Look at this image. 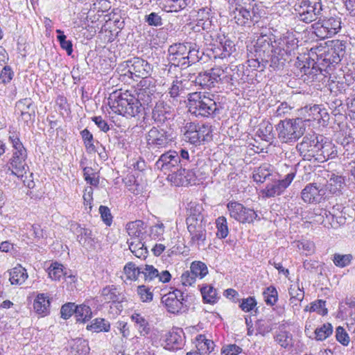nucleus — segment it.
<instances>
[{
  "label": "nucleus",
  "mask_w": 355,
  "mask_h": 355,
  "mask_svg": "<svg viewBox=\"0 0 355 355\" xmlns=\"http://www.w3.org/2000/svg\"><path fill=\"white\" fill-rule=\"evenodd\" d=\"M344 185V178L341 175H337L334 173H332L329 178V180L327 181L326 187L327 189L329 190L330 193L338 195L341 193V190Z\"/></svg>",
  "instance_id": "nucleus-36"
},
{
  "label": "nucleus",
  "mask_w": 355,
  "mask_h": 355,
  "mask_svg": "<svg viewBox=\"0 0 355 355\" xmlns=\"http://www.w3.org/2000/svg\"><path fill=\"white\" fill-rule=\"evenodd\" d=\"M298 40L293 33H286L279 37L275 35V54L272 58V69L280 70L286 63L292 60L295 50L298 46Z\"/></svg>",
  "instance_id": "nucleus-2"
},
{
  "label": "nucleus",
  "mask_w": 355,
  "mask_h": 355,
  "mask_svg": "<svg viewBox=\"0 0 355 355\" xmlns=\"http://www.w3.org/2000/svg\"><path fill=\"white\" fill-rule=\"evenodd\" d=\"M288 293L291 297V303L297 305V302H302L304 297L303 288L300 289L299 286H291L288 289Z\"/></svg>",
  "instance_id": "nucleus-62"
},
{
  "label": "nucleus",
  "mask_w": 355,
  "mask_h": 355,
  "mask_svg": "<svg viewBox=\"0 0 355 355\" xmlns=\"http://www.w3.org/2000/svg\"><path fill=\"white\" fill-rule=\"evenodd\" d=\"M322 141L320 146V153L317 156L316 162L322 163L325 161L334 159L338 156V146H335L332 142L328 141L327 139L321 137Z\"/></svg>",
  "instance_id": "nucleus-27"
},
{
  "label": "nucleus",
  "mask_w": 355,
  "mask_h": 355,
  "mask_svg": "<svg viewBox=\"0 0 355 355\" xmlns=\"http://www.w3.org/2000/svg\"><path fill=\"white\" fill-rule=\"evenodd\" d=\"M141 266L137 267L135 263L129 262L124 266L123 270L128 279L136 281L141 274Z\"/></svg>",
  "instance_id": "nucleus-55"
},
{
  "label": "nucleus",
  "mask_w": 355,
  "mask_h": 355,
  "mask_svg": "<svg viewBox=\"0 0 355 355\" xmlns=\"http://www.w3.org/2000/svg\"><path fill=\"white\" fill-rule=\"evenodd\" d=\"M217 228L216 236L219 239H225L229 234L227 219L225 216H220L216 220Z\"/></svg>",
  "instance_id": "nucleus-56"
},
{
  "label": "nucleus",
  "mask_w": 355,
  "mask_h": 355,
  "mask_svg": "<svg viewBox=\"0 0 355 355\" xmlns=\"http://www.w3.org/2000/svg\"><path fill=\"white\" fill-rule=\"evenodd\" d=\"M315 35L320 39L331 37L341 28V19L338 17H324L318 19L312 25Z\"/></svg>",
  "instance_id": "nucleus-11"
},
{
  "label": "nucleus",
  "mask_w": 355,
  "mask_h": 355,
  "mask_svg": "<svg viewBox=\"0 0 355 355\" xmlns=\"http://www.w3.org/2000/svg\"><path fill=\"white\" fill-rule=\"evenodd\" d=\"M305 109L307 110L306 112L310 117L309 121H320L323 117V114H327V112L322 110L319 105H313L309 107L306 106Z\"/></svg>",
  "instance_id": "nucleus-60"
},
{
  "label": "nucleus",
  "mask_w": 355,
  "mask_h": 355,
  "mask_svg": "<svg viewBox=\"0 0 355 355\" xmlns=\"http://www.w3.org/2000/svg\"><path fill=\"white\" fill-rule=\"evenodd\" d=\"M155 166L158 169H160L167 175L177 169L179 166H181L178 156V152L168 150L163 153L156 162Z\"/></svg>",
  "instance_id": "nucleus-20"
},
{
  "label": "nucleus",
  "mask_w": 355,
  "mask_h": 355,
  "mask_svg": "<svg viewBox=\"0 0 355 355\" xmlns=\"http://www.w3.org/2000/svg\"><path fill=\"white\" fill-rule=\"evenodd\" d=\"M128 73L130 74L131 78H141L148 79L152 71L151 65L145 60L140 58H133L125 62Z\"/></svg>",
  "instance_id": "nucleus-15"
},
{
  "label": "nucleus",
  "mask_w": 355,
  "mask_h": 355,
  "mask_svg": "<svg viewBox=\"0 0 355 355\" xmlns=\"http://www.w3.org/2000/svg\"><path fill=\"white\" fill-rule=\"evenodd\" d=\"M186 223L190 236L191 245H196L198 248L204 245L207 239L206 220H193Z\"/></svg>",
  "instance_id": "nucleus-17"
},
{
  "label": "nucleus",
  "mask_w": 355,
  "mask_h": 355,
  "mask_svg": "<svg viewBox=\"0 0 355 355\" xmlns=\"http://www.w3.org/2000/svg\"><path fill=\"white\" fill-rule=\"evenodd\" d=\"M271 175L269 166L268 164H263L261 166L254 169L253 173V180L256 182L263 183Z\"/></svg>",
  "instance_id": "nucleus-53"
},
{
  "label": "nucleus",
  "mask_w": 355,
  "mask_h": 355,
  "mask_svg": "<svg viewBox=\"0 0 355 355\" xmlns=\"http://www.w3.org/2000/svg\"><path fill=\"white\" fill-rule=\"evenodd\" d=\"M333 333V327L330 323H324L320 327L316 328L312 334L313 338L322 341L330 336Z\"/></svg>",
  "instance_id": "nucleus-48"
},
{
  "label": "nucleus",
  "mask_w": 355,
  "mask_h": 355,
  "mask_svg": "<svg viewBox=\"0 0 355 355\" xmlns=\"http://www.w3.org/2000/svg\"><path fill=\"white\" fill-rule=\"evenodd\" d=\"M295 174L293 173H288L284 179L274 181L266 185L263 190V194L267 198H272L281 195L284 190L291 184Z\"/></svg>",
  "instance_id": "nucleus-22"
},
{
  "label": "nucleus",
  "mask_w": 355,
  "mask_h": 355,
  "mask_svg": "<svg viewBox=\"0 0 355 355\" xmlns=\"http://www.w3.org/2000/svg\"><path fill=\"white\" fill-rule=\"evenodd\" d=\"M322 136L315 134L306 135L300 143L297 144L296 148L304 160H317V156L320 153V146Z\"/></svg>",
  "instance_id": "nucleus-12"
},
{
  "label": "nucleus",
  "mask_w": 355,
  "mask_h": 355,
  "mask_svg": "<svg viewBox=\"0 0 355 355\" xmlns=\"http://www.w3.org/2000/svg\"><path fill=\"white\" fill-rule=\"evenodd\" d=\"M216 68H212L208 71L200 72L195 78L194 83L196 85H199L202 89H210L216 86Z\"/></svg>",
  "instance_id": "nucleus-28"
},
{
  "label": "nucleus",
  "mask_w": 355,
  "mask_h": 355,
  "mask_svg": "<svg viewBox=\"0 0 355 355\" xmlns=\"http://www.w3.org/2000/svg\"><path fill=\"white\" fill-rule=\"evenodd\" d=\"M234 9H247L252 12H254L255 9L256 11H259V12H262L263 11L262 6L259 4L256 0H234Z\"/></svg>",
  "instance_id": "nucleus-43"
},
{
  "label": "nucleus",
  "mask_w": 355,
  "mask_h": 355,
  "mask_svg": "<svg viewBox=\"0 0 355 355\" xmlns=\"http://www.w3.org/2000/svg\"><path fill=\"white\" fill-rule=\"evenodd\" d=\"M126 232L131 239H140L144 230V223L141 220L129 222L126 225Z\"/></svg>",
  "instance_id": "nucleus-37"
},
{
  "label": "nucleus",
  "mask_w": 355,
  "mask_h": 355,
  "mask_svg": "<svg viewBox=\"0 0 355 355\" xmlns=\"http://www.w3.org/2000/svg\"><path fill=\"white\" fill-rule=\"evenodd\" d=\"M87 329L96 333L108 332L110 330V323L104 318H95L87 326Z\"/></svg>",
  "instance_id": "nucleus-41"
},
{
  "label": "nucleus",
  "mask_w": 355,
  "mask_h": 355,
  "mask_svg": "<svg viewBox=\"0 0 355 355\" xmlns=\"http://www.w3.org/2000/svg\"><path fill=\"white\" fill-rule=\"evenodd\" d=\"M190 270L196 277L200 279L204 278L208 274L207 265L200 261H193L190 266Z\"/></svg>",
  "instance_id": "nucleus-52"
},
{
  "label": "nucleus",
  "mask_w": 355,
  "mask_h": 355,
  "mask_svg": "<svg viewBox=\"0 0 355 355\" xmlns=\"http://www.w3.org/2000/svg\"><path fill=\"white\" fill-rule=\"evenodd\" d=\"M139 84L141 88L139 89L136 99H139V102L142 101L147 105H152L153 101L155 98L156 85L149 79L141 80Z\"/></svg>",
  "instance_id": "nucleus-24"
},
{
  "label": "nucleus",
  "mask_w": 355,
  "mask_h": 355,
  "mask_svg": "<svg viewBox=\"0 0 355 355\" xmlns=\"http://www.w3.org/2000/svg\"><path fill=\"white\" fill-rule=\"evenodd\" d=\"M57 40L60 43V47L65 50L68 55H71L73 53V44L71 40H67V36L60 29H57Z\"/></svg>",
  "instance_id": "nucleus-57"
},
{
  "label": "nucleus",
  "mask_w": 355,
  "mask_h": 355,
  "mask_svg": "<svg viewBox=\"0 0 355 355\" xmlns=\"http://www.w3.org/2000/svg\"><path fill=\"white\" fill-rule=\"evenodd\" d=\"M227 208L230 216L239 223H252L255 219L260 220V218L258 217L257 212L254 209L245 207L238 202H229L227 205Z\"/></svg>",
  "instance_id": "nucleus-13"
},
{
  "label": "nucleus",
  "mask_w": 355,
  "mask_h": 355,
  "mask_svg": "<svg viewBox=\"0 0 355 355\" xmlns=\"http://www.w3.org/2000/svg\"><path fill=\"white\" fill-rule=\"evenodd\" d=\"M188 42L175 43L171 45L168 49V60L175 67H181L184 69V63L182 61L185 60L187 53Z\"/></svg>",
  "instance_id": "nucleus-23"
},
{
  "label": "nucleus",
  "mask_w": 355,
  "mask_h": 355,
  "mask_svg": "<svg viewBox=\"0 0 355 355\" xmlns=\"http://www.w3.org/2000/svg\"><path fill=\"white\" fill-rule=\"evenodd\" d=\"M218 46L221 47L223 57L225 58H230L232 53L236 51V47L234 42L229 39H226L225 37L223 39L219 40Z\"/></svg>",
  "instance_id": "nucleus-54"
},
{
  "label": "nucleus",
  "mask_w": 355,
  "mask_h": 355,
  "mask_svg": "<svg viewBox=\"0 0 355 355\" xmlns=\"http://www.w3.org/2000/svg\"><path fill=\"white\" fill-rule=\"evenodd\" d=\"M75 316L78 322H86L92 318L91 308L85 304L76 305Z\"/></svg>",
  "instance_id": "nucleus-45"
},
{
  "label": "nucleus",
  "mask_w": 355,
  "mask_h": 355,
  "mask_svg": "<svg viewBox=\"0 0 355 355\" xmlns=\"http://www.w3.org/2000/svg\"><path fill=\"white\" fill-rule=\"evenodd\" d=\"M231 72L229 67H226L224 69L220 67H216V73L218 74V77H216V84L219 83L223 85L226 84L227 86H230V89H231L232 87H234Z\"/></svg>",
  "instance_id": "nucleus-38"
},
{
  "label": "nucleus",
  "mask_w": 355,
  "mask_h": 355,
  "mask_svg": "<svg viewBox=\"0 0 355 355\" xmlns=\"http://www.w3.org/2000/svg\"><path fill=\"white\" fill-rule=\"evenodd\" d=\"M182 337L178 332H168L166 337L165 349L169 350H175L180 348L182 345Z\"/></svg>",
  "instance_id": "nucleus-42"
},
{
  "label": "nucleus",
  "mask_w": 355,
  "mask_h": 355,
  "mask_svg": "<svg viewBox=\"0 0 355 355\" xmlns=\"http://www.w3.org/2000/svg\"><path fill=\"white\" fill-rule=\"evenodd\" d=\"M275 35L270 30L264 31L261 33L257 37L255 44L254 45L253 51L251 54L254 57L263 60H267L270 62L269 67L272 68V58L275 54Z\"/></svg>",
  "instance_id": "nucleus-9"
},
{
  "label": "nucleus",
  "mask_w": 355,
  "mask_h": 355,
  "mask_svg": "<svg viewBox=\"0 0 355 355\" xmlns=\"http://www.w3.org/2000/svg\"><path fill=\"white\" fill-rule=\"evenodd\" d=\"M114 97V101L111 98H110L109 105L115 113L129 118L136 116L141 112L142 103L139 102V99H136V97L129 91L120 93Z\"/></svg>",
  "instance_id": "nucleus-4"
},
{
  "label": "nucleus",
  "mask_w": 355,
  "mask_h": 355,
  "mask_svg": "<svg viewBox=\"0 0 355 355\" xmlns=\"http://www.w3.org/2000/svg\"><path fill=\"white\" fill-rule=\"evenodd\" d=\"M71 348L75 352V355H87L90 350L88 341L81 338L74 339Z\"/></svg>",
  "instance_id": "nucleus-44"
},
{
  "label": "nucleus",
  "mask_w": 355,
  "mask_h": 355,
  "mask_svg": "<svg viewBox=\"0 0 355 355\" xmlns=\"http://www.w3.org/2000/svg\"><path fill=\"white\" fill-rule=\"evenodd\" d=\"M200 292L205 303L214 304L217 302L216 290L211 285H205L200 288Z\"/></svg>",
  "instance_id": "nucleus-51"
},
{
  "label": "nucleus",
  "mask_w": 355,
  "mask_h": 355,
  "mask_svg": "<svg viewBox=\"0 0 355 355\" xmlns=\"http://www.w3.org/2000/svg\"><path fill=\"white\" fill-rule=\"evenodd\" d=\"M175 116L174 108L164 100H158L152 108L151 120L154 123L160 126L169 121H172Z\"/></svg>",
  "instance_id": "nucleus-14"
},
{
  "label": "nucleus",
  "mask_w": 355,
  "mask_h": 355,
  "mask_svg": "<svg viewBox=\"0 0 355 355\" xmlns=\"http://www.w3.org/2000/svg\"><path fill=\"white\" fill-rule=\"evenodd\" d=\"M80 134L87 153L89 154L96 153L97 150V146L96 144H100L99 141L94 139L93 135L87 128L82 130Z\"/></svg>",
  "instance_id": "nucleus-35"
},
{
  "label": "nucleus",
  "mask_w": 355,
  "mask_h": 355,
  "mask_svg": "<svg viewBox=\"0 0 355 355\" xmlns=\"http://www.w3.org/2000/svg\"><path fill=\"white\" fill-rule=\"evenodd\" d=\"M9 140L13 150L12 157L8 163V170L11 171L12 175L18 178H26V173L29 171V167L26 163L28 157L26 149L18 137L10 136Z\"/></svg>",
  "instance_id": "nucleus-3"
},
{
  "label": "nucleus",
  "mask_w": 355,
  "mask_h": 355,
  "mask_svg": "<svg viewBox=\"0 0 355 355\" xmlns=\"http://www.w3.org/2000/svg\"><path fill=\"white\" fill-rule=\"evenodd\" d=\"M278 139L282 143H293L304 133L305 128L301 119L282 120L276 125Z\"/></svg>",
  "instance_id": "nucleus-6"
},
{
  "label": "nucleus",
  "mask_w": 355,
  "mask_h": 355,
  "mask_svg": "<svg viewBox=\"0 0 355 355\" xmlns=\"http://www.w3.org/2000/svg\"><path fill=\"white\" fill-rule=\"evenodd\" d=\"M305 218L310 220V223L322 225L327 228H331L333 216L331 211L319 207H314L306 213Z\"/></svg>",
  "instance_id": "nucleus-21"
},
{
  "label": "nucleus",
  "mask_w": 355,
  "mask_h": 355,
  "mask_svg": "<svg viewBox=\"0 0 355 355\" xmlns=\"http://www.w3.org/2000/svg\"><path fill=\"white\" fill-rule=\"evenodd\" d=\"M176 138L171 128H162L153 126L148 132L146 139L149 150H158L171 146Z\"/></svg>",
  "instance_id": "nucleus-7"
},
{
  "label": "nucleus",
  "mask_w": 355,
  "mask_h": 355,
  "mask_svg": "<svg viewBox=\"0 0 355 355\" xmlns=\"http://www.w3.org/2000/svg\"><path fill=\"white\" fill-rule=\"evenodd\" d=\"M250 56L251 58L248 59V67L252 69L263 71L270 64V62L267 60L263 59L262 62L261 59L258 58V57H254L252 54Z\"/></svg>",
  "instance_id": "nucleus-61"
},
{
  "label": "nucleus",
  "mask_w": 355,
  "mask_h": 355,
  "mask_svg": "<svg viewBox=\"0 0 355 355\" xmlns=\"http://www.w3.org/2000/svg\"><path fill=\"white\" fill-rule=\"evenodd\" d=\"M193 302V296L184 293L178 289H175L164 295L162 302L165 304L167 311L173 314L187 312Z\"/></svg>",
  "instance_id": "nucleus-8"
},
{
  "label": "nucleus",
  "mask_w": 355,
  "mask_h": 355,
  "mask_svg": "<svg viewBox=\"0 0 355 355\" xmlns=\"http://www.w3.org/2000/svg\"><path fill=\"white\" fill-rule=\"evenodd\" d=\"M257 136H259L262 140H264L269 143H272L275 137L273 133L272 125L269 122L263 123L261 127L257 132Z\"/></svg>",
  "instance_id": "nucleus-40"
},
{
  "label": "nucleus",
  "mask_w": 355,
  "mask_h": 355,
  "mask_svg": "<svg viewBox=\"0 0 355 355\" xmlns=\"http://www.w3.org/2000/svg\"><path fill=\"white\" fill-rule=\"evenodd\" d=\"M187 53L185 60L182 59L184 63V69L189 66L199 62L202 59V53L199 50L198 46L196 43L188 42Z\"/></svg>",
  "instance_id": "nucleus-30"
},
{
  "label": "nucleus",
  "mask_w": 355,
  "mask_h": 355,
  "mask_svg": "<svg viewBox=\"0 0 355 355\" xmlns=\"http://www.w3.org/2000/svg\"><path fill=\"white\" fill-rule=\"evenodd\" d=\"M131 319L137 324L141 336H146L150 334V327L149 323L139 313H133L131 316Z\"/></svg>",
  "instance_id": "nucleus-47"
},
{
  "label": "nucleus",
  "mask_w": 355,
  "mask_h": 355,
  "mask_svg": "<svg viewBox=\"0 0 355 355\" xmlns=\"http://www.w3.org/2000/svg\"><path fill=\"white\" fill-rule=\"evenodd\" d=\"M78 232L77 241L83 247L87 250L94 248L96 241L92 230L87 228H80Z\"/></svg>",
  "instance_id": "nucleus-32"
},
{
  "label": "nucleus",
  "mask_w": 355,
  "mask_h": 355,
  "mask_svg": "<svg viewBox=\"0 0 355 355\" xmlns=\"http://www.w3.org/2000/svg\"><path fill=\"white\" fill-rule=\"evenodd\" d=\"M141 274L144 275L146 282H151L158 276V270L152 265L145 264L141 266Z\"/></svg>",
  "instance_id": "nucleus-63"
},
{
  "label": "nucleus",
  "mask_w": 355,
  "mask_h": 355,
  "mask_svg": "<svg viewBox=\"0 0 355 355\" xmlns=\"http://www.w3.org/2000/svg\"><path fill=\"white\" fill-rule=\"evenodd\" d=\"M101 295L105 302L121 303L124 299V295L114 285L107 286L101 291Z\"/></svg>",
  "instance_id": "nucleus-29"
},
{
  "label": "nucleus",
  "mask_w": 355,
  "mask_h": 355,
  "mask_svg": "<svg viewBox=\"0 0 355 355\" xmlns=\"http://www.w3.org/2000/svg\"><path fill=\"white\" fill-rule=\"evenodd\" d=\"M50 306V301L44 293L37 295L33 303V308L38 314H46Z\"/></svg>",
  "instance_id": "nucleus-39"
},
{
  "label": "nucleus",
  "mask_w": 355,
  "mask_h": 355,
  "mask_svg": "<svg viewBox=\"0 0 355 355\" xmlns=\"http://www.w3.org/2000/svg\"><path fill=\"white\" fill-rule=\"evenodd\" d=\"M159 6L166 12H179L186 8L182 0H158Z\"/></svg>",
  "instance_id": "nucleus-46"
},
{
  "label": "nucleus",
  "mask_w": 355,
  "mask_h": 355,
  "mask_svg": "<svg viewBox=\"0 0 355 355\" xmlns=\"http://www.w3.org/2000/svg\"><path fill=\"white\" fill-rule=\"evenodd\" d=\"M202 206L196 202H191L187 205L186 223L193 220L200 221L205 220Z\"/></svg>",
  "instance_id": "nucleus-31"
},
{
  "label": "nucleus",
  "mask_w": 355,
  "mask_h": 355,
  "mask_svg": "<svg viewBox=\"0 0 355 355\" xmlns=\"http://www.w3.org/2000/svg\"><path fill=\"white\" fill-rule=\"evenodd\" d=\"M353 257L351 254H341L336 253L334 254L332 261L339 268H344L350 265Z\"/></svg>",
  "instance_id": "nucleus-59"
},
{
  "label": "nucleus",
  "mask_w": 355,
  "mask_h": 355,
  "mask_svg": "<svg viewBox=\"0 0 355 355\" xmlns=\"http://www.w3.org/2000/svg\"><path fill=\"white\" fill-rule=\"evenodd\" d=\"M345 49V42L341 40L332 41L330 48L318 57V64L323 69L333 70L344 57Z\"/></svg>",
  "instance_id": "nucleus-10"
},
{
  "label": "nucleus",
  "mask_w": 355,
  "mask_h": 355,
  "mask_svg": "<svg viewBox=\"0 0 355 355\" xmlns=\"http://www.w3.org/2000/svg\"><path fill=\"white\" fill-rule=\"evenodd\" d=\"M48 274L49 277L55 281H60L64 275L67 274L64 270L62 264L58 262L52 263L48 268Z\"/></svg>",
  "instance_id": "nucleus-49"
},
{
  "label": "nucleus",
  "mask_w": 355,
  "mask_h": 355,
  "mask_svg": "<svg viewBox=\"0 0 355 355\" xmlns=\"http://www.w3.org/2000/svg\"><path fill=\"white\" fill-rule=\"evenodd\" d=\"M111 3L108 0H97L90 6V10L96 12L103 13L110 10Z\"/></svg>",
  "instance_id": "nucleus-64"
},
{
  "label": "nucleus",
  "mask_w": 355,
  "mask_h": 355,
  "mask_svg": "<svg viewBox=\"0 0 355 355\" xmlns=\"http://www.w3.org/2000/svg\"><path fill=\"white\" fill-rule=\"evenodd\" d=\"M325 194L324 190L316 183L308 184L301 192V198L306 203H318Z\"/></svg>",
  "instance_id": "nucleus-25"
},
{
  "label": "nucleus",
  "mask_w": 355,
  "mask_h": 355,
  "mask_svg": "<svg viewBox=\"0 0 355 355\" xmlns=\"http://www.w3.org/2000/svg\"><path fill=\"white\" fill-rule=\"evenodd\" d=\"M214 15L215 13L209 7H202L197 12L196 21L198 26H202V30L207 31V34L204 35L206 41H208L207 37H212L209 33L216 27V20Z\"/></svg>",
  "instance_id": "nucleus-18"
},
{
  "label": "nucleus",
  "mask_w": 355,
  "mask_h": 355,
  "mask_svg": "<svg viewBox=\"0 0 355 355\" xmlns=\"http://www.w3.org/2000/svg\"><path fill=\"white\" fill-rule=\"evenodd\" d=\"M231 70V75L234 83V88L238 85L245 83L248 80V75L245 73V67L243 64L232 65L229 67Z\"/></svg>",
  "instance_id": "nucleus-34"
},
{
  "label": "nucleus",
  "mask_w": 355,
  "mask_h": 355,
  "mask_svg": "<svg viewBox=\"0 0 355 355\" xmlns=\"http://www.w3.org/2000/svg\"><path fill=\"white\" fill-rule=\"evenodd\" d=\"M265 302L267 305L273 306L276 304L278 300V294L277 289L270 286L267 287L263 292Z\"/></svg>",
  "instance_id": "nucleus-58"
},
{
  "label": "nucleus",
  "mask_w": 355,
  "mask_h": 355,
  "mask_svg": "<svg viewBox=\"0 0 355 355\" xmlns=\"http://www.w3.org/2000/svg\"><path fill=\"white\" fill-rule=\"evenodd\" d=\"M261 14L262 12L256 10L254 12H252L247 9H234L231 15L238 25L250 27L259 21Z\"/></svg>",
  "instance_id": "nucleus-19"
},
{
  "label": "nucleus",
  "mask_w": 355,
  "mask_h": 355,
  "mask_svg": "<svg viewBox=\"0 0 355 355\" xmlns=\"http://www.w3.org/2000/svg\"><path fill=\"white\" fill-rule=\"evenodd\" d=\"M296 17L305 24H310L323 17L322 0H296L294 6Z\"/></svg>",
  "instance_id": "nucleus-5"
},
{
  "label": "nucleus",
  "mask_w": 355,
  "mask_h": 355,
  "mask_svg": "<svg viewBox=\"0 0 355 355\" xmlns=\"http://www.w3.org/2000/svg\"><path fill=\"white\" fill-rule=\"evenodd\" d=\"M167 180L176 187L187 186L190 184L191 175L186 166L179 167L168 173Z\"/></svg>",
  "instance_id": "nucleus-26"
},
{
  "label": "nucleus",
  "mask_w": 355,
  "mask_h": 355,
  "mask_svg": "<svg viewBox=\"0 0 355 355\" xmlns=\"http://www.w3.org/2000/svg\"><path fill=\"white\" fill-rule=\"evenodd\" d=\"M214 95L193 92L188 95V107L191 114L203 118H214L220 113L223 106L214 99Z\"/></svg>",
  "instance_id": "nucleus-1"
},
{
  "label": "nucleus",
  "mask_w": 355,
  "mask_h": 355,
  "mask_svg": "<svg viewBox=\"0 0 355 355\" xmlns=\"http://www.w3.org/2000/svg\"><path fill=\"white\" fill-rule=\"evenodd\" d=\"M331 215L333 216L331 228L336 229L350 220H353L355 210L349 205L345 206L343 204L337 203L332 207Z\"/></svg>",
  "instance_id": "nucleus-16"
},
{
  "label": "nucleus",
  "mask_w": 355,
  "mask_h": 355,
  "mask_svg": "<svg viewBox=\"0 0 355 355\" xmlns=\"http://www.w3.org/2000/svg\"><path fill=\"white\" fill-rule=\"evenodd\" d=\"M163 16L161 12H151L144 16V21L149 26L160 27L164 24Z\"/></svg>",
  "instance_id": "nucleus-50"
},
{
  "label": "nucleus",
  "mask_w": 355,
  "mask_h": 355,
  "mask_svg": "<svg viewBox=\"0 0 355 355\" xmlns=\"http://www.w3.org/2000/svg\"><path fill=\"white\" fill-rule=\"evenodd\" d=\"M9 276L12 285H21L28 277L26 270L19 264L9 271Z\"/></svg>",
  "instance_id": "nucleus-33"
}]
</instances>
